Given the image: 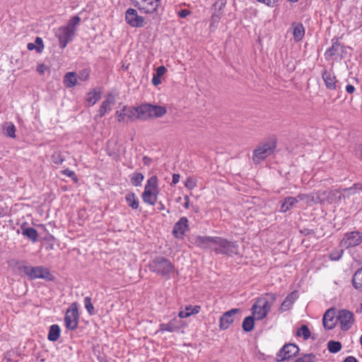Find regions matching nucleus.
<instances>
[{
	"instance_id": "3c124183",
	"label": "nucleus",
	"mask_w": 362,
	"mask_h": 362,
	"mask_svg": "<svg viewBox=\"0 0 362 362\" xmlns=\"http://www.w3.org/2000/svg\"><path fill=\"white\" fill-rule=\"evenodd\" d=\"M78 80L81 81H86L89 78V72L87 70L81 71L78 75H77Z\"/></svg>"
},
{
	"instance_id": "13d9d810",
	"label": "nucleus",
	"mask_w": 362,
	"mask_h": 362,
	"mask_svg": "<svg viewBox=\"0 0 362 362\" xmlns=\"http://www.w3.org/2000/svg\"><path fill=\"white\" fill-rule=\"evenodd\" d=\"M47 69V67L43 64H39L37 67V71L40 74H45Z\"/></svg>"
},
{
	"instance_id": "5701e85b",
	"label": "nucleus",
	"mask_w": 362,
	"mask_h": 362,
	"mask_svg": "<svg viewBox=\"0 0 362 362\" xmlns=\"http://www.w3.org/2000/svg\"><path fill=\"white\" fill-rule=\"evenodd\" d=\"M101 98V91L99 88H94L86 95V102L88 106L94 105Z\"/></svg>"
},
{
	"instance_id": "39448f33",
	"label": "nucleus",
	"mask_w": 362,
	"mask_h": 362,
	"mask_svg": "<svg viewBox=\"0 0 362 362\" xmlns=\"http://www.w3.org/2000/svg\"><path fill=\"white\" fill-rule=\"evenodd\" d=\"M149 270L158 275L169 278L174 271V265L167 258L159 256L154 258L148 264Z\"/></svg>"
},
{
	"instance_id": "052dcab7",
	"label": "nucleus",
	"mask_w": 362,
	"mask_h": 362,
	"mask_svg": "<svg viewBox=\"0 0 362 362\" xmlns=\"http://www.w3.org/2000/svg\"><path fill=\"white\" fill-rule=\"evenodd\" d=\"M345 90H346V91L348 93H349V94H352V93H354V91H355V90H356V89H355V87H354L353 85H351V84H348V85H346V86Z\"/></svg>"
},
{
	"instance_id": "c756f323",
	"label": "nucleus",
	"mask_w": 362,
	"mask_h": 362,
	"mask_svg": "<svg viewBox=\"0 0 362 362\" xmlns=\"http://www.w3.org/2000/svg\"><path fill=\"white\" fill-rule=\"evenodd\" d=\"M167 71V69L164 66H158L156 69V73L153 76L152 83L154 86H158L161 83L160 78L163 76Z\"/></svg>"
},
{
	"instance_id": "09e8293b",
	"label": "nucleus",
	"mask_w": 362,
	"mask_h": 362,
	"mask_svg": "<svg viewBox=\"0 0 362 362\" xmlns=\"http://www.w3.org/2000/svg\"><path fill=\"white\" fill-rule=\"evenodd\" d=\"M64 160V158L59 152H54L52 156V160L55 164H62Z\"/></svg>"
},
{
	"instance_id": "473e14b6",
	"label": "nucleus",
	"mask_w": 362,
	"mask_h": 362,
	"mask_svg": "<svg viewBox=\"0 0 362 362\" xmlns=\"http://www.w3.org/2000/svg\"><path fill=\"white\" fill-rule=\"evenodd\" d=\"M352 282L356 289L362 290V267L355 272Z\"/></svg>"
},
{
	"instance_id": "774afa93",
	"label": "nucleus",
	"mask_w": 362,
	"mask_h": 362,
	"mask_svg": "<svg viewBox=\"0 0 362 362\" xmlns=\"http://www.w3.org/2000/svg\"><path fill=\"white\" fill-rule=\"evenodd\" d=\"M358 153L361 157H362V144L358 148Z\"/></svg>"
},
{
	"instance_id": "a211bd4d",
	"label": "nucleus",
	"mask_w": 362,
	"mask_h": 362,
	"mask_svg": "<svg viewBox=\"0 0 362 362\" xmlns=\"http://www.w3.org/2000/svg\"><path fill=\"white\" fill-rule=\"evenodd\" d=\"M215 242V237L211 236H201L198 235L194 238V243L199 247L202 249H209L212 251L214 244Z\"/></svg>"
},
{
	"instance_id": "c85d7f7f",
	"label": "nucleus",
	"mask_w": 362,
	"mask_h": 362,
	"mask_svg": "<svg viewBox=\"0 0 362 362\" xmlns=\"http://www.w3.org/2000/svg\"><path fill=\"white\" fill-rule=\"evenodd\" d=\"M362 190V185L359 183L354 184L352 187L343 189V196H346L347 199L360 192Z\"/></svg>"
},
{
	"instance_id": "412c9836",
	"label": "nucleus",
	"mask_w": 362,
	"mask_h": 362,
	"mask_svg": "<svg viewBox=\"0 0 362 362\" xmlns=\"http://www.w3.org/2000/svg\"><path fill=\"white\" fill-rule=\"evenodd\" d=\"M337 320L334 319V311L329 309L326 311L323 316V325L327 329H332L336 325Z\"/></svg>"
},
{
	"instance_id": "603ef678",
	"label": "nucleus",
	"mask_w": 362,
	"mask_h": 362,
	"mask_svg": "<svg viewBox=\"0 0 362 362\" xmlns=\"http://www.w3.org/2000/svg\"><path fill=\"white\" fill-rule=\"evenodd\" d=\"M62 173L74 180H76V174L73 170H71L69 169H66L62 171Z\"/></svg>"
},
{
	"instance_id": "4468645a",
	"label": "nucleus",
	"mask_w": 362,
	"mask_h": 362,
	"mask_svg": "<svg viewBox=\"0 0 362 362\" xmlns=\"http://www.w3.org/2000/svg\"><path fill=\"white\" fill-rule=\"evenodd\" d=\"M78 313L77 308H69L65 314L64 323L65 326L68 329L74 330L78 326Z\"/></svg>"
},
{
	"instance_id": "c9c22d12",
	"label": "nucleus",
	"mask_w": 362,
	"mask_h": 362,
	"mask_svg": "<svg viewBox=\"0 0 362 362\" xmlns=\"http://www.w3.org/2000/svg\"><path fill=\"white\" fill-rule=\"evenodd\" d=\"M255 319V318L254 317L253 315L246 317L244 319V320L243 322V325H242V327L244 331L250 332L253 329L254 325H255V322H254Z\"/></svg>"
},
{
	"instance_id": "de8ad7c7",
	"label": "nucleus",
	"mask_w": 362,
	"mask_h": 362,
	"mask_svg": "<svg viewBox=\"0 0 362 362\" xmlns=\"http://www.w3.org/2000/svg\"><path fill=\"white\" fill-rule=\"evenodd\" d=\"M329 194H332L333 196L337 197V199L339 202H341V200L345 201L347 199L346 196H343V189L332 190V192H330Z\"/></svg>"
},
{
	"instance_id": "4d7b16f0",
	"label": "nucleus",
	"mask_w": 362,
	"mask_h": 362,
	"mask_svg": "<svg viewBox=\"0 0 362 362\" xmlns=\"http://www.w3.org/2000/svg\"><path fill=\"white\" fill-rule=\"evenodd\" d=\"M331 191H328V197H327V201L329 203H337L339 201L337 199V197L333 196L332 194H330L329 192Z\"/></svg>"
},
{
	"instance_id": "1a4fd4ad",
	"label": "nucleus",
	"mask_w": 362,
	"mask_h": 362,
	"mask_svg": "<svg viewBox=\"0 0 362 362\" xmlns=\"http://www.w3.org/2000/svg\"><path fill=\"white\" fill-rule=\"evenodd\" d=\"M362 243V233L355 230L346 233L341 240L340 245L342 247L349 248L357 246Z\"/></svg>"
},
{
	"instance_id": "79ce46f5",
	"label": "nucleus",
	"mask_w": 362,
	"mask_h": 362,
	"mask_svg": "<svg viewBox=\"0 0 362 362\" xmlns=\"http://www.w3.org/2000/svg\"><path fill=\"white\" fill-rule=\"evenodd\" d=\"M339 47V43L338 42H334L332 43L331 47H329L325 52L326 57H331L334 56L338 51Z\"/></svg>"
},
{
	"instance_id": "9d476101",
	"label": "nucleus",
	"mask_w": 362,
	"mask_h": 362,
	"mask_svg": "<svg viewBox=\"0 0 362 362\" xmlns=\"http://www.w3.org/2000/svg\"><path fill=\"white\" fill-rule=\"evenodd\" d=\"M161 0H139L134 3V6L146 14H151L157 11Z\"/></svg>"
},
{
	"instance_id": "f3484780",
	"label": "nucleus",
	"mask_w": 362,
	"mask_h": 362,
	"mask_svg": "<svg viewBox=\"0 0 362 362\" xmlns=\"http://www.w3.org/2000/svg\"><path fill=\"white\" fill-rule=\"evenodd\" d=\"M188 230V220L186 217L183 216L174 225L173 233L175 238H182L185 232Z\"/></svg>"
},
{
	"instance_id": "dca6fc26",
	"label": "nucleus",
	"mask_w": 362,
	"mask_h": 362,
	"mask_svg": "<svg viewBox=\"0 0 362 362\" xmlns=\"http://www.w3.org/2000/svg\"><path fill=\"white\" fill-rule=\"evenodd\" d=\"M322 77L327 89L335 90L340 88L339 81L332 71L325 69L322 73Z\"/></svg>"
},
{
	"instance_id": "6e6d98bb",
	"label": "nucleus",
	"mask_w": 362,
	"mask_h": 362,
	"mask_svg": "<svg viewBox=\"0 0 362 362\" xmlns=\"http://www.w3.org/2000/svg\"><path fill=\"white\" fill-rule=\"evenodd\" d=\"M259 2L263 3L268 6H274L278 0H257Z\"/></svg>"
},
{
	"instance_id": "ea45409f",
	"label": "nucleus",
	"mask_w": 362,
	"mask_h": 362,
	"mask_svg": "<svg viewBox=\"0 0 362 362\" xmlns=\"http://www.w3.org/2000/svg\"><path fill=\"white\" fill-rule=\"evenodd\" d=\"M24 235H26L32 242L35 243L37 240L38 234L35 228H27L24 229Z\"/></svg>"
},
{
	"instance_id": "423d86ee",
	"label": "nucleus",
	"mask_w": 362,
	"mask_h": 362,
	"mask_svg": "<svg viewBox=\"0 0 362 362\" xmlns=\"http://www.w3.org/2000/svg\"><path fill=\"white\" fill-rule=\"evenodd\" d=\"M276 147L275 139L262 141L254 149L252 154V160L255 164H258L266 158L272 155Z\"/></svg>"
},
{
	"instance_id": "aec40b11",
	"label": "nucleus",
	"mask_w": 362,
	"mask_h": 362,
	"mask_svg": "<svg viewBox=\"0 0 362 362\" xmlns=\"http://www.w3.org/2000/svg\"><path fill=\"white\" fill-rule=\"evenodd\" d=\"M182 325V320L175 317L168 323L160 324L159 331L173 332L181 328Z\"/></svg>"
},
{
	"instance_id": "4c0bfd02",
	"label": "nucleus",
	"mask_w": 362,
	"mask_h": 362,
	"mask_svg": "<svg viewBox=\"0 0 362 362\" xmlns=\"http://www.w3.org/2000/svg\"><path fill=\"white\" fill-rule=\"evenodd\" d=\"M200 309H201L200 306L195 305V306H193V310H192V311H190V312L186 311L185 309L183 310H180L178 313L179 319L180 318H186V317H189L192 315L197 314L199 313Z\"/></svg>"
},
{
	"instance_id": "5fc2aeb1",
	"label": "nucleus",
	"mask_w": 362,
	"mask_h": 362,
	"mask_svg": "<svg viewBox=\"0 0 362 362\" xmlns=\"http://www.w3.org/2000/svg\"><path fill=\"white\" fill-rule=\"evenodd\" d=\"M190 14V11L187 9H182L177 12V15L180 18H184Z\"/></svg>"
},
{
	"instance_id": "c03bdc74",
	"label": "nucleus",
	"mask_w": 362,
	"mask_h": 362,
	"mask_svg": "<svg viewBox=\"0 0 362 362\" xmlns=\"http://www.w3.org/2000/svg\"><path fill=\"white\" fill-rule=\"evenodd\" d=\"M84 305H85L86 310L90 315H94L95 309H94V306L93 305V304L91 303L90 297L87 296L84 298Z\"/></svg>"
},
{
	"instance_id": "a19ab883",
	"label": "nucleus",
	"mask_w": 362,
	"mask_h": 362,
	"mask_svg": "<svg viewBox=\"0 0 362 362\" xmlns=\"http://www.w3.org/2000/svg\"><path fill=\"white\" fill-rule=\"evenodd\" d=\"M298 337H303L304 339H308L310 336V330L306 325H302L297 332Z\"/></svg>"
},
{
	"instance_id": "bb28decb",
	"label": "nucleus",
	"mask_w": 362,
	"mask_h": 362,
	"mask_svg": "<svg viewBox=\"0 0 362 362\" xmlns=\"http://www.w3.org/2000/svg\"><path fill=\"white\" fill-rule=\"evenodd\" d=\"M29 50H35L37 53H41L44 49L43 40L41 37H37L34 42H29L27 45Z\"/></svg>"
},
{
	"instance_id": "72a5a7b5",
	"label": "nucleus",
	"mask_w": 362,
	"mask_h": 362,
	"mask_svg": "<svg viewBox=\"0 0 362 362\" xmlns=\"http://www.w3.org/2000/svg\"><path fill=\"white\" fill-rule=\"evenodd\" d=\"M144 179V175L141 173L135 172L130 175V181L132 185L139 187Z\"/></svg>"
},
{
	"instance_id": "49530a36",
	"label": "nucleus",
	"mask_w": 362,
	"mask_h": 362,
	"mask_svg": "<svg viewBox=\"0 0 362 362\" xmlns=\"http://www.w3.org/2000/svg\"><path fill=\"white\" fill-rule=\"evenodd\" d=\"M197 181L192 177H188L185 182V186L187 189L192 190L197 187Z\"/></svg>"
},
{
	"instance_id": "ddd939ff",
	"label": "nucleus",
	"mask_w": 362,
	"mask_h": 362,
	"mask_svg": "<svg viewBox=\"0 0 362 362\" xmlns=\"http://www.w3.org/2000/svg\"><path fill=\"white\" fill-rule=\"evenodd\" d=\"M240 312V309L233 308L223 314L219 320V328L226 330L234 322L235 315Z\"/></svg>"
},
{
	"instance_id": "58836bf2",
	"label": "nucleus",
	"mask_w": 362,
	"mask_h": 362,
	"mask_svg": "<svg viewBox=\"0 0 362 362\" xmlns=\"http://www.w3.org/2000/svg\"><path fill=\"white\" fill-rule=\"evenodd\" d=\"M327 349L329 352L335 354L341 349V344L339 341H329L327 343Z\"/></svg>"
},
{
	"instance_id": "7c9ffc66",
	"label": "nucleus",
	"mask_w": 362,
	"mask_h": 362,
	"mask_svg": "<svg viewBox=\"0 0 362 362\" xmlns=\"http://www.w3.org/2000/svg\"><path fill=\"white\" fill-rule=\"evenodd\" d=\"M297 198L299 201H304L307 204L310 205L313 203H315V202L319 201V197L314 196L313 193L312 194H299L297 196Z\"/></svg>"
},
{
	"instance_id": "680f3d73",
	"label": "nucleus",
	"mask_w": 362,
	"mask_h": 362,
	"mask_svg": "<svg viewBox=\"0 0 362 362\" xmlns=\"http://www.w3.org/2000/svg\"><path fill=\"white\" fill-rule=\"evenodd\" d=\"M115 115L117 117V119L119 122L123 121L124 119V117L126 116V113H122L119 111H117Z\"/></svg>"
},
{
	"instance_id": "f704fd0d",
	"label": "nucleus",
	"mask_w": 362,
	"mask_h": 362,
	"mask_svg": "<svg viewBox=\"0 0 362 362\" xmlns=\"http://www.w3.org/2000/svg\"><path fill=\"white\" fill-rule=\"evenodd\" d=\"M8 265L14 272L20 275L22 274L23 264L21 262L18 261L15 259H11L10 260H8Z\"/></svg>"
},
{
	"instance_id": "864d4df0",
	"label": "nucleus",
	"mask_w": 362,
	"mask_h": 362,
	"mask_svg": "<svg viewBox=\"0 0 362 362\" xmlns=\"http://www.w3.org/2000/svg\"><path fill=\"white\" fill-rule=\"evenodd\" d=\"M343 252H344L343 250H340L339 252H337V253L332 252L330 254L331 259L339 260L341 257Z\"/></svg>"
},
{
	"instance_id": "393cba45",
	"label": "nucleus",
	"mask_w": 362,
	"mask_h": 362,
	"mask_svg": "<svg viewBox=\"0 0 362 362\" xmlns=\"http://www.w3.org/2000/svg\"><path fill=\"white\" fill-rule=\"evenodd\" d=\"M293 35L296 42L301 40L305 35V29L302 23H294L292 24Z\"/></svg>"
},
{
	"instance_id": "37998d69",
	"label": "nucleus",
	"mask_w": 362,
	"mask_h": 362,
	"mask_svg": "<svg viewBox=\"0 0 362 362\" xmlns=\"http://www.w3.org/2000/svg\"><path fill=\"white\" fill-rule=\"evenodd\" d=\"M316 356L313 354H308L298 358L295 362H315Z\"/></svg>"
},
{
	"instance_id": "f257e3e1",
	"label": "nucleus",
	"mask_w": 362,
	"mask_h": 362,
	"mask_svg": "<svg viewBox=\"0 0 362 362\" xmlns=\"http://www.w3.org/2000/svg\"><path fill=\"white\" fill-rule=\"evenodd\" d=\"M80 22L81 18L75 16L69 21L66 25L59 27L55 31V35L58 38L59 47L62 49H64L74 40Z\"/></svg>"
},
{
	"instance_id": "a878e982",
	"label": "nucleus",
	"mask_w": 362,
	"mask_h": 362,
	"mask_svg": "<svg viewBox=\"0 0 362 362\" xmlns=\"http://www.w3.org/2000/svg\"><path fill=\"white\" fill-rule=\"evenodd\" d=\"M78 78L75 72H67L64 77V84L67 88H73L77 84Z\"/></svg>"
},
{
	"instance_id": "0e129e2a",
	"label": "nucleus",
	"mask_w": 362,
	"mask_h": 362,
	"mask_svg": "<svg viewBox=\"0 0 362 362\" xmlns=\"http://www.w3.org/2000/svg\"><path fill=\"white\" fill-rule=\"evenodd\" d=\"M185 203H184V207L185 209H188L189 207V198L188 196L185 197Z\"/></svg>"
},
{
	"instance_id": "e2e57ef3",
	"label": "nucleus",
	"mask_w": 362,
	"mask_h": 362,
	"mask_svg": "<svg viewBox=\"0 0 362 362\" xmlns=\"http://www.w3.org/2000/svg\"><path fill=\"white\" fill-rule=\"evenodd\" d=\"M143 162L144 164L146 165H150L152 163V159L148 156H144L143 157Z\"/></svg>"
},
{
	"instance_id": "f8f14e48",
	"label": "nucleus",
	"mask_w": 362,
	"mask_h": 362,
	"mask_svg": "<svg viewBox=\"0 0 362 362\" xmlns=\"http://www.w3.org/2000/svg\"><path fill=\"white\" fill-rule=\"evenodd\" d=\"M299 352V348L294 344H285L276 355L278 361L288 360Z\"/></svg>"
},
{
	"instance_id": "a18cd8bd",
	"label": "nucleus",
	"mask_w": 362,
	"mask_h": 362,
	"mask_svg": "<svg viewBox=\"0 0 362 362\" xmlns=\"http://www.w3.org/2000/svg\"><path fill=\"white\" fill-rule=\"evenodd\" d=\"M313 194L314 196L319 197L320 198L319 201L315 202V203H322L327 201L328 191L327 190L318 191L313 193Z\"/></svg>"
},
{
	"instance_id": "9b49d317",
	"label": "nucleus",
	"mask_w": 362,
	"mask_h": 362,
	"mask_svg": "<svg viewBox=\"0 0 362 362\" xmlns=\"http://www.w3.org/2000/svg\"><path fill=\"white\" fill-rule=\"evenodd\" d=\"M125 21L132 28H142L146 24L144 18L139 16L136 10L132 8L126 11Z\"/></svg>"
},
{
	"instance_id": "e433bc0d",
	"label": "nucleus",
	"mask_w": 362,
	"mask_h": 362,
	"mask_svg": "<svg viewBox=\"0 0 362 362\" xmlns=\"http://www.w3.org/2000/svg\"><path fill=\"white\" fill-rule=\"evenodd\" d=\"M3 129L4 134L11 138L15 137L16 127L11 122H6L3 125Z\"/></svg>"
},
{
	"instance_id": "7ed1b4c3",
	"label": "nucleus",
	"mask_w": 362,
	"mask_h": 362,
	"mask_svg": "<svg viewBox=\"0 0 362 362\" xmlns=\"http://www.w3.org/2000/svg\"><path fill=\"white\" fill-rule=\"evenodd\" d=\"M137 119L146 121L149 119L160 118L167 113L164 106L143 103L136 106Z\"/></svg>"
},
{
	"instance_id": "cd10ccee",
	"label": "nucleus",
	"mask_w": 362,
	"mask_h": 362,
	"mask_svg": "<svg viewBox=\"0 0 362 362\" xmlns=\"http://www.w3.org/2000/svg\"><path fill=\"white\" fill-rule=\"evenodd\" d=\"M61 329L58 325H52L49 327L47 339L51 341H56L60 336Z\"/></svg>"
},
{
	"instance_id": "338daca9",
	"label": "nucleus",
	"mask_w": 362,
	"mask_h": 362,
	"mask_svg": "<svg viewBox=\"0 0 362 362\" xmlns=\"http://www.w3.org/2000/svg\"><path fill=\"white\" fill-rule=\"evenodd\" d=\"M164 209H165V206H164L163 204L160 202L158 204V209L161 211V210H163Z\"/></svg>"
},
{
	"instance_id": "6e6552de",
	"label": "nucleus",
	"mask_w": 362,
	"mask_h": 362,
	"mask_svg": "<svg viewBox=\"0 0 362 362\" xmlns=\"http://www.w3.org/2000/svg\"><path fill=\"white\" fill-rule=\"evenodd\" d=\"M24 273H25L31 279H43L45 280H52L53 276L49 269L42 267H24Z\"/></svg>"
},
{
	"instance_id": "f03ea898",
	"label": "nucleus",
	"mask_w": 362,
	"mask_h": 362,
	"mask_svg": "<svg viewBox=\"0 0 362 362\" xmlns=\"http://www.w3.org/2000/svg\"><path fill=\"white\" fill-rule=\"evenodd\" d=\"M276 298V295L270 293L255 300L251 308L252 314L255 320H262L267 317Z\"/></svg>"
},
{
	"instance_id": "bf43d9fd",
	"label": "nucleus",
	"mask_w": 362,
	"mask_h": 362,
	"mask_svg": "<svg viewBox=\"0 0 362 362\" xmlns=\"http://www.w3.org/2000/svg\"><path fill=\"white\" fill-rule=\"evenodd\" d=\"M180 176L179 174H173L171 185H175L180 181Z\"/></svg>"
},
{
	"instance_id": "2eb2a0df",
	"label": "nucleus",
	"mask_w": 362,
	"mask_h": 362,
	"mask_svg": "<svg viewBox=\"0 0 362 362\" xmlns=\"http://www.w3.org/2000/svg\"><path fill=\"white\" fill-rule=\"evenodd\" d=\"M337 320L340 323L341 329L346 331L351 327L354 323L353 313L346 310H341L339 312Z\"/></svg>"
},
{
	"instance_id": "69168bd1",
	"label": "nucleus",
	"mask_w": 362,
	"mask_h": 362,
	"mask_svg": "<svg viewBox=\"0 0 362 362\" xmlns=\"http://www.w3.org/2000/svg\"><path fill=\"white\" fill-rule=\"evenodd\" d=\"M343 362H357V360L354 356H348Z\"/></svg>"
},
{
	"instance_id": "4be33fe9",
	"label": "nucleus",
	"mask_w": 362,
	"mask_h": 362,
	"mask_svg": "<svg viewBox=\"0 0 362 362\" xmlns=\"http://www.w3.org/2000/svg\"><path fill=\"white\" fill-rule=\"evenodd\" d=\"M298 297V296L297 291H293L289 293L282 302L279 308V312L283 313L289 310Z\"/></svg>"
},
{
	"instance_id": "8fccbe9b",
	"label": "nucleus",
	"mask_w": 362,
	"mask_h": 362,
	"mask_svg": "<svg viewBox=\"0 0 362 362\" xmlns=\"http://www.w3.org/2000/svg\"><path fill=\"white\" fill-rule=\"evenodd\" d=\"M126 115L131 119H137L136 106L132 107L127 110Z\"/></svg>"
},
{
	"instance_id": "20e7f679",
	"label": "nucleus",
	"mask_w": 362,
	"mask_h": 362,
	"mask_svg": "<svg viewBox=\"0 0 362 362\" xmlns=\"http://www.w3.org/2000/svg\"><path fill=\"white\" fill-rule=\"evenodd\" d=\"M212 251L216 255L233 256L239 254V245L236 241L216 236Z\"/></svg>"
},
{
	"instance_id": "2f4dec72",
	"label": "nucleus",
	"mask_w": 362,
	"mask_h": 362,
	"mask_svg": "<svg viewBox=\"0 0 362 362\" xmlns=\"http://www.w3.org/2000/svg\"><path fill=\"white\" fill-rule=\"evenodd\" d=\"M125 200L129 207L132 209H136L139 207V202L134 193H128L125 196Z\"/></svg>"
},
{
	"instance_id": "0eeeda50",
	"label": "nucleus",
	"mask_w": 362,
	"mask_h": 362,
	"mask_svg": "<svg viewBox=\"0 0 362 362\" xmlns=\"http://www.w3.org/2000/svg\"><path fill=\"white\" fill-rule=\"evenodd\" d=\"M158 194V178L156 176H152L148 180L145 186L142 194L143 201L149 205L153 206L157 202Z\"/></svg>"
},
{
	"instance_id": "6ab92c4d",
	"label": "nucleus",
	"mask_w": 362,
	"mask_h": 362,
	"mask_svg": "<svg viewBox=\"0 0 362 362\" xmlns=\"http://www.w3.org/2000/svg\"><path fill=\"white\" fill-rule=\"evenodd\" d=\"M115 103V97L112 94H108L105 100L102 103L99 111L98 117H103L106 113L112 110Z\"/></svg>"
},
{
	"instance_id": "b1692460",
	"label": "nucleus",
	"mask_w": 362,
	"mask_h": 362,
	"mask_svg": "<svg viewBox=\"0 0 362 362\" xmlns=\"http://www.w3.org/2000/svg\"><path fill=\"white\" fill-rule=\"evenodd\" d=\"M298 202V199L296 197H287L284 199L283 203L281 205L280 211L281 212H286L288 210L293 208L296 204Z\"/></svg>"
}]
</instances>
